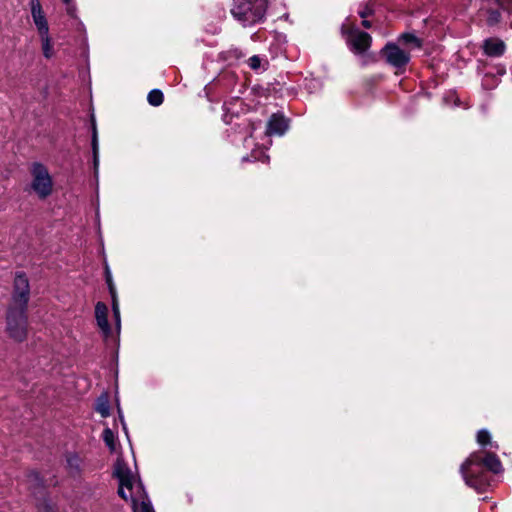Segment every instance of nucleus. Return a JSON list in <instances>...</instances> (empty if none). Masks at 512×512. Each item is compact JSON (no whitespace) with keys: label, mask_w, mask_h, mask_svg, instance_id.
Listing matches in <instances>:
<instances>
[{"label":"nucleus","mask_w":512,"mask_h":512,"mask_svg":"<svg viewBox=\"0 0 512 512\" xmlns=\"http://www.w3.org/2000/svg\"><path fill=\"white\" fill-rule=\"evenodd\" d=\"M102 438L106 446L111 452L116 451L117 436L110 428H105L102 433Z\"/></svg>","instance_id":"4468645a"},{"label":"nucleus","mask_w":512,"mask_h":512,"mask_svg":"<svg viewBox=\"0 0 512 512\" xmlns=\"http://www.w3.org/2000/svg\"><path fill=\"white\" fill-rule=\"evenodd\" d=\"M287 128L286 118L281 114H273L267 123L266 133L268 135H283Z\"/></svg>","instance_id":"9d476101"},{"label":"nucleus","mask_w":512,"mask_h":512,"mask_svg":"<svg viewBox=\"0 0 512 512\" xmlns=\"http://www.w3.org/2000/svg\"><path fill=\"white\" fill-rule=\"evenodd\" d=\"M41 40V47L43 55L46 59H50L54 56V49L49 32L39 34Z\"/></svg>","instance_id":"f8f14e48"},{"label":"nucleus","mask_w":512,"mask_h":512,"mask_svg":"<svg viewBox=\"0 0 512 512\" xmlns=\"http://www.w3.org/2000/svg\"><path fill=\"white\" fill-rule=\"evenodd\" d=\"M482 466L494 473L500 472L502 468L501 462L495 454L487 453L482 457L480 452L472 453L460 467V473L465 483L476 490H481L487 483Z\"/></svg>","instance_id":"7ed1b4c3"},{"label":"nucleus","mask_w":512,"mask_h":512,"mask_svg":"<svg viewBox=\"0 0 512 512\" xmlns=\"http://www.w3.org/2000/svg\"><path fill=\"white\" fill-rule=\"evenodd\" d=\"M400 41H402L406 45H413L416 48H420L422 46L421 40L418 39L412 33H404L400 36Z\"/></svg>","instance_id":"a211bd4d"},{"label":"nucleus","mask_w":512,"mask_h":512,"mask_svg":"<svg viewBox=\"0 0 512 512\" xmlns=\"http://www.w3.org/2000/svg\"><path fill=\"white\" fill-rule=\"evenodd\" d=\"M362 25L367 29L371 27V23L366 19L362 21Z\"/></svg>","instance_id":"a878e982"},{"label":"nucleus","mask_w":512,"mask_h":512,"mask_svg":"<svg viewBox=\"0 0 512 512\" xmlns=\"http://www.w3.org/2000/svg\"><path fill=\"white\" fill-rule=\"evenodd\" d=\"M265 10L263 0H234L231 14L243 26H252L263 21Z\"/></svg>","instance_id":"20e7f679"},{"label":"nucleus","mask_w":512,"mask_h":512,"mask_svg":"<svg viewBox=\"0 0 512 512\" xmlns=\"http://www.w3.org/2000/svg\"><path fill=\"white\" fill-rule=\"evenodd\" d=\"M30 287L24 273H18L14 279L12 302L7 312L6 330L15 341L22 342L27 336L26 309L29 301Z\"/></svg>","instance_id":"f257e3e1"},{"label":"nucleus","mask_w":512,"mask_h":512,"mask_svg":"<svg viewBox=\"0 0 512 512\" xmlns=\"http://www.w3.org/2000/svg\"><path fill=\"white\" fill-rule=\"evenodd\" d=\"M147 100L152 106H159L163 103L164 95L159 89H154L148 93Z\"/></svg>","instance_id":"dca6fc26"},{"label":"nucleus","mask_w":512,"mask_h":512,"mask_svg":"<svg viewBox=\"0 0 512 512\" xmlns=\"http://www.w3.org/2000/svg\"><path fill=\"white\" fill-rule=\"evenodd\" d=\"M500 13L498 11H492L490 14V21L491 22H497L499 20Z\"/></svg>","instance_id":"b1692460"},{"label":"nucleus","mask_w":512,"mask_h":512,"mask_svg":"<svg viewBox=\"0 0 512 512\" xmlns=\"http://www.w3.org/2000/svg\"><path fill=\"white\" fill-rule=\"evenodd\" d=\"M29 170L31 175L30 189L39 199L48 198L52 194L54 186L48 168L40 162H33Z\"/></svg>","instance_id":"39448f33"},{"label":"nucleus","mask_w":512,"mask_h":512,"mask_svg":"<svg viewBox=\"0 0 512 512\" xmlns=\"http://www.w3.org/2000/svg\"><path fill=\"white\" fill-rule=\"evenodd\" d=\"M260 65H261V59H260L259 56L254 55V56L249 58V66L252 69L256 70V69H258L260 67Z\"/></svg>","instance_id":"4be33fe9"},{"label":"nucleus","mask_w":512,"mask_h":512,"mask_svg":"<svg viewBox=\"0 0 512 512\" xmlns=\"http://www.w3.org/2000/svg\"><path fill=\"white\" fill-rule=\"evenodd\" d=\"M347 42L355 53L360 54L364 53L370 48L372 38L367 32L354 29L350 31Z\"/></svg>","instance_id":"423d86ee"},{"label":"nucleus","mask_w":512,"mask_h":512,"mask_svg":"<svg viewBox=\"0 0 512 512\" xmlns=\"http://www.w3.org/2000/svg\"><path fill=\"white\" fill-rule=\"evenodd\" d=\"M506 49L505 43L499 38H488L484 41L483 50L489 57H500Z\"/></svg>","instance_id":"9b49d317"},{"label":"nucleus","mask_w":512,"mask_h":512,"mask_svg":"<svg viewBox=\"0 0 512 512\" xmlns=\"http://www.w3.org/2000/svg\"><path fill=\"white\" fill-rule=\"evenodd\" d=\"M383 51L387 62L396 68L405 67L410 60L409 53L395 44H387Z\"/></svg>","instance_id":"0eeeda50"},{"label":"nucleus","mask_w":512,"mask_h":512,"mask_svg":"<svg viewBox=\"0 0 512 512\" xmlns=\"http://www.w3.org/2000/svg\"><path fill=\"white\" fill-rule=\"evenodd\" d=\"M371 13H372V12H371V10H370L369 8H365L364 10L359 11V15H360V17H361V18H363V19H365V18H367L368 16H370V15H371Z\"/></svg>","instance_id":"5701e85b"},{"label":"nucleus","mask_w":512,"mask_h":512,"mask_svg":"<svg viewBox=\"0 0 512 512\" xmlns=\"http://www.w3.org/2000/svg\"><path fill=\"white\" fill-rule=\"evenodd\" d=\"M499 1H500V5H501L504 9L512 10V6L505 5L503 0H499Z\"/></svg>","instance_id":"393cba45"},{"label":"nucleus","mask_w":512,"mask_h":512,"mask_svg":"<svg viewBox=\"0 0 512 512\" xmlns=\"http://www.w3.org/2000/svg\"><path fill=\"white\" fill-rule=\"evenodd\" d=\"M92 148H93V154H94V162H95V165H97L98 143H97V132H96L95 127H94V131H93Z\"/></svg>","instance_id":"412c9836"},{"label":"nucleus","mask_w":512,"mask_h":512,"mask_svg":"<svg viewBox=\"0 0 512 512\" xmlns=\"http://www.w3.org/2000/svg\"><path fill=\"white\" fill-rule=\"evenodd\" d=\"M95 410L103 417L107 418L110 415V403L107 395H101L95 405Z\"/></svg>","instance_id":"ddd939ff"},{"label":"nucleus","mask_w":512,"mask_h":512,"mask_svg":"<svg viewBox=\"0 0 512 512\" xmlns=\"http://www.w3.org/2000/svg\"><path fill=\"white\" fill-rule=\"evenodd\" d=\"M113 474L119 481V496L131 502L134 512H154L151 504L145 500L142 485L124 461H116Z\"/></svg>","instance_id":"f03ea898"},{"label":"nucleus","mask_w":512,"mask_h":512,"mask_svg":"<svg viewBox=\"0 0 512 512\" xmlns=\"http://www.w3.org/2000/svg\"><path fill=\"white\" fill-rule=\"evenodd\" d=\"M110 291L112 293V310H113L114 318H115V321H116V325L119 328L120 327V310H119V305H118L117 298L114 295V291H113L112 287H110Z\"/></svg>","instance_id":"6ab92c4d"},{"label":"nucleus","mask_w":512,"mask_h":512,"mask_svg":"<svg viewBox=\"0 0 512 512\" xmlns=\"http://www.w3.org/2000/svg\"><path fill=\"white\" fill-rule=\"evenodd\" d=\"M66 462L72 473H78L80 471L82 460L77 454H69L66 458Z\"/></svg>","instance_id":"2eb2a0df"},{"label":"nucleus","mask_w":512,"mask_h":512,"mask_svg":"<svg viewBox=\"0 0 512 512\" xmlns=\"http://www.w3.org/2000/svg\"><path fill=\"white\" fill-rule=\"evenodd\" d=\"M64 4L66 5V11L67 13L72 16V17H75V12H76V6L75 4L73 3L72 0H63Z\"/></svg>","instance_id":"aec40b11"},{"label":"nucleus","mask_w":512,"mask_h":512,"mask_svg":"<svg viewBox=\"0 0 512 512\" xmlns=\"http://www.w3.org/2000/svg\"><path fill=\"white\" fill-rule=\"evenodd\" d=\"M95 318L104 336L108 337L111 333V327L108 322V307L105 303L97 302L95 305Z\"/></svg>","instance_id":"1a4fd4ad"},{"label":"nucleus","mask_w":512,"mask_h":512,"mask_svg":"<svg viewBox=\"0 0 512 512\" xmlns=\"http://www.w3.org/2000/svg\"><path fill=\"white\" fill-rule=\"evenodd\" d=\"M30 10L38 34L49 32V25L40 0H30Z\"/></svg>","instance_id":"6e6552de"},{"label":"nucleus","mask_w":512,"mask_h":512,"mask_svg":"<svg viewBox=\"0 0 512 512\" xmlns=\"http://www.w3.org/2000/svg\"><path fill=\"white\" fill-rule=\"evenodd\" d=\"M490 440H491V436H490V433L488 432V430L481 429V430L478 431V433H477V442L480 445L485 446V445L490 444L492 447L497 449L498 445L497 444H492Z\"/></svg>","instance_id":"f3484780"}]
</instances>
